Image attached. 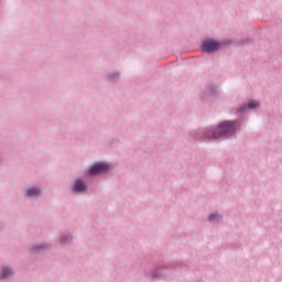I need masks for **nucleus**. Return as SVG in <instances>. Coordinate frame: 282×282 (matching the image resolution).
Listing matches in <instances>:
<instances>
[{
  "label": "nucleus",
  "mask_w": 282,
  "mask_h": 282,
  "mask_svg": "<svg viewBox=\"0 0 282 282\" xmlns=\"http://www.w3.org/2000/svg\"><path fill=\"white\" fill-rule=\"evenodd\" d=\"M12 274H13L12 270H10L9 268H2V273H1L2 279H7Z\"/></svg>",
  "instance_id": "6"
},
{
  "label": "nucleus",
  "mask_w": 282,
  "mask_h": 282,
  "mask_svg": "<svg viewBox=\"0 0 282 282\" xmlns=\"http://www.w3.org/2000/svg\"><path fill=\"white\" fill-rule=\"evenodd\" d=\"M221 43L215 40H206L202 44L203 52L213 53L219 51Z\"/></svg>",
  "instance_id": "2"
},
{
  "label": "nucleus",
  "mask_w": 282,
  "mask_h": 282,
  "mask_svg": "<svg viewBox=\"0 0 282 282\" xmlns=\"http://www.w3.org/2000/svg\"><path fill=\"white\" fill-rule=\"evenodd\" d=\"M218 218H220V216L218 214H210L209 215V220H216Z\"/></svg>",
  "instance_id": "8"
},
{
  "label": "nucleus",
  "mask_w": 282,
  "mask_h": 282,
  "mask_svg": "<svg viewBox=\"0 0 282 282\" xmlns=\"http://www.w3.org/2000/svg\"><path fill=\"white\" fill-rule=\"evenodd\" d=\"M238 129L237 121H224L223 123H219L217 130H208L205 133L206 139H214L217 140L219 138H228L236 133Z\"/></svg>",
  "instance_id": "1"
},
{
  "label": "nucleus",
  "mask_w": 282,
  "mask_h": 282,
  "mask_svg": "<svg viewBox=\"0 0 282 282\" xmlns=\"http://www.w3.org/2000/svg\"><path fill=\"white\" fill-rule=\"evenodd\" d=\"M258 107H260V102L259 101H249V104H248V108L249 109H256Z\"/></svg>",
  "instance_id": "7"
},
{
  "label": "nucleus",
  "mask_w": 282,
  "mask_h": 282,
  "mask_svg": "<svg viewBox=\"0 0 282 282\" xmlns=\"http://www.w3.org/2000/svg\"><path fill=\"white\" fill-rule=\"evenodd\" d=\"M110 166L106 163H98L96 165H94L93 167H90L89 170V174L93 176H96L98 174H102L106 173L107 171H109Z\"/></svg>",
  "instance_id": "3"
},
{
  "label": "nucleus",
  "mask_w": 282,
  "mask_h": 282,
  "mask_svg": "<svg viewBox=\"0 0 282 282\" xmlns=\"http://www.w3.org/2000/svg\"><path fill=\"white\" fill-rule=\"evenodd\" d=\"M25 194L29 197H36V196H39L41 194V191L36 189V188H30V189L25 191Z\"/></svg>",
  "instance_id": "5"
},
{
  "label": "nucleus",
  "mask_w": 282,
  "mask_h": 282,
  "mask_svg": "<svg viewBox=\"0 0 282 282\" xmlns=\"http://www.w3.org/2000/svg\"><path fill=\"white\" fill-rule=\"evenodd\" d=\"M87 189V185L83 183V181L78 180L75 182L74 191L75 192H85Z\"/></svg>",
  "instance_id": "4"
}]
</instances>
